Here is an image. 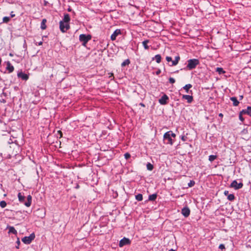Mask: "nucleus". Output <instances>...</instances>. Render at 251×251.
<instances>
[{
    "mask_svg": "<svg viewBox=\"0 0 251 251\" xmlns=\"http://www.w3.org/2000/svg\"><path fill=\"white\" fill-rule=\"evenodd\" d=\"M176 136V134L172 131H169L166 132L163 136L164 143L172 145L174 143L173 138H175Z\"/></svg>",
    "mask_w": 251,
    "mask_h": 251,
    "instance_id": "nucleus-1",
    "label": "nucleus"
},
{
    "mask_svg": "<svg viewBox=\"0 0 251 251\" xmlns=\"http://www.w3.org/2000/svg\"><path fill=\"white\" fill-rule=\"evenodd\" d=\"M19 200L21 202H23L24 204L27 206L29 207L31 205L32 201V197L30 195H28L27 197V201L25 202V197L21 194L19 193L18 194Z\"/></svg>",
    "mask_w": 251,
    "mask_h": 251,
    "instance_id": "nucleus-2",
    "label": "nucleus"
},
{
    "mask_svg": "<svg viewBox=\"0 0 251 251\" xmlns=\"http://www.w3.org/2000/svg\"><path fill=\"white\" fill-rule=\"evenodd\" d=\"M200 63V61L197 59H191L187 61V68L189 70L195 69Z\"/></svg>",
    "mask_w": 251,
    "mask_h": 251,
    "instance_id": "nucleus-3",
    "label": "nucleus"
},
{
    "mask_svg": "<svg viewBox=\"0 0 251 251\" xmlns=\"http://www.w3.org/2000/svg\"><path fill=\"white\" fill-rule=\"evenodd\" d=\"M92 38V36L90 34H82L79 35V40L82 42V45L85 47L87 43L89 41H90Z\"/></svg>",
    "mask_w": 251,
    "mask_h": 251,
    "instance_id": "nucleus-4",
    "label": "nucleus"
},
{
    "mask_svg": "<svg viewBox=\"0 0 251 251\" xmlns=\"http://www.w3.org/2000/svg\"><path fill=\"white\" fill-rule=\"evenodd\" d=\"M35 234L32 233L29 236H25L22 239V241L25 244H29L34 239Z\"/></svg>",
    "mask_w": 251,
    "mask_h": 251,
    "instance_id": "nucleus-5",
    "label": "nucleus"
},
{
    "mask_svg": "<svg viewBox=\"0 0 251 251\" xmlns=\"http://www.w3.org/2000/svg\"><path fill=\"white\" fill-rule=\"evenodd\" d=\"M59 27L60 30L62 32H65L68 30L70 28V25L69 23H66L64 22H60L59 23Z\"/></svg>",
    "mask_w": 251,
    "mask_h": 251,
    "instance_id": "nucleus-6",
    "label": "nucleus"
},
{
    "mask_svg": "<svg viewBox=\"0 0 251 251\" xmlns=\"http://www.w3.org/2000/svg\"><path fill=\"white\" fill-rule=\"evenodd\" d=\"M230 186L233 188H241L243 187V183L240 180H234Z\"/></svg>",
    "mask_w": 251,
    "mask_h": 251,
    "instance_id": "nucleus-7",
    "label": "nucleus"
},
{
    "mask_svg": "<svg viewBox=\"0 0 251 251\" xmlns=\"http://www.w3.org/2000/svg\"><path fill=\"white\" fill-rule=\"evenodd\" d=\"M130 243L131 241L128 238L124 237L120 240L119 245L120 247H122L125 245H130Z\"/></svg>",
    "mask_w": 251,
    "mask_h": 251,
    "instance_id": "nucleus-8",
    "label": "nucleus"
},
{
    "mask_svg": "<svg viewBox=\"0 0 251 251\" xmlns=\"http://www.w3.org/2000/svg\"><path fill=\"white\" fill-rule=\"evenodd\" d=\"M169 100V97L164 94L159 100V102L160 104L165 105L168 103Z\"/></svg>",
    "mask_w": 251,
    "mask_h": 251,
    "instance_id": "nucleus-9",
    "label": "nucleus"
},
{
    "mask_svg": "<svg viewBox=\"0 0 251 251\" xmlns=\"http://www.w3.org/2000/svg\"><path fill=\"white\" fill-rule=\"evenodd\" d=\"M181 214L185 217H188L190 214V210L187 206L184 207L181 210Z\"/></svg>",
    "mask_w": 251,
    "mask_h": 251,
    "instance_id": "nucleus-10",
    "label": "nucleus"
},
{
    "mask_svg": "<svg viewBox=\"0 0 251 251\" xmlns=\"http://www.w3.org/2000/svg\"><path fill=\"white\" fill-rule=\"evenodd\" d=\"M121 34V30L117 29L114 31L113 34L111 35L110 38L112 41L116 40L117 37Z\"/></svg>",
    "mask_w": 251,
    "mask_h": 251,
    "instance_id": "nucleus-11",
    "label": "nucleus"
},
{
    "mask_svg": "<svg viewBox=\"0 0 251 251\" xmlns=\"http://www.w3.org/2000/svg\"><path fill=\"white\" fill-rule=\"evenodd\" d=\"M6 64V69L8 71V73H11L14 71V68L13 65L11 64L9 61L5 62Z\"/></svg>",
    "mask_w": 251,
    "mask_h": 251,
    "instance_id": "nucleus-12",
    "label": "nucleus"
},
{
    "mask_svg": "<svg viewBox=\"0 0 251 251\" xmlns=\"http://www.w3.org/2000/svg\"><path fill=\"white\" fill-rule=\"evenodd\" d=\"M224 194L227 196V199L230 201H233L235 199V196L233 194H229L228 191H225Z\"/></svg>",
    "mask_w": 251,
    "mask_h": 251,
    "instance_id": "nucleus-13",
    "label": "nucleus"
},
{
    "mask_svg": "<svg viewBox=\"0 0 251 251\" xmlns=\"http://www.w3.org/2000/svg\"><path fill=\"white\" fill-rule=\"evenodd\" d=\"M19 77L21 78L22 79L26 80L28 79V75L22 72L19 73L17 75Z\"/></svg>",
    "mask_w": 251,
    "mask_h": 251,
    "instance_id": "nucleus-14",
    "label": "nucleus"
},
{
    "mask_svg": "<svg viewBox=\"0 0 251 251\" xmlns=\"http://www.w3.org/2000/svg\"><path fill=\"white\" fill-rule=\"evenodd\" d=\"M182 99L187 100L188 103H191L193 100V98L192 96L187 95H183L182 96Z\"/></svg>",
    "mask_w": 251,
    "mask_h": 251,
    "instance_id": "nucleus-15",
    "label": "nucleus"
},
{
    "mask_svg": "<svg viewBox=\"0 0 251 251\" xmlns=\"http://www.w3.org/2000/svg\"><path fill=\"white\" fill-rule=\"evenodd\" d=\"M241 113L246 114L251 117V107L248 106L247 109H243L241 111Z\"/></svg>",
    "mask_w": 251,
    "mask_h": 251,
    "instance_id": "nucleus-16",
    "label": "nucleus"
},
{
    "mask_svg": "<svg viewBox=\"0 0 251 251\" xmlns=\"http://www.w3.org/2000/svg\"><path fill=\"white\" fill-rule=\"evenodd\" d=\"M157 193H154V194H153L151 195H150L149 196L148 201H155L156 200V199H157Z\"/></svg>",
    "mask_w": 251,
    "mask_h": 251,
    "instance_id": "nucleus-17",
    "label": "nucleus"
},
{
    "mask_svg": "<svg viewBox=\"0 0 251 251\" xmlns=\"http://www.w3.org/2000/svg\"><path fill=\"white\" fill-rule=\"evenodd\" d=\"M180 60V57L179 55L176 56L175 57V60L172 61V64L170 65L171 66H176V65L179 61Z\"/></svg>",
    "mask_w": 251,
    "mask_h": 251,
    "instance_id": "nucleus-18",
    "label": "nucleus"
},
{
    "mask_svg": "<svg viewBox=\"0 0 251 251\" xmlns=\"http://www.w3.org/2000/svg\"><path fill=\"white\" fill-rule=\"evenodd\" d=\"M70 21V16L68 14H65L64 16V18L63 21H60V22H64L66 23H69Z\"/></svg>",
    "mask_w": 251,
    "mask_h": 251,
    "instance_id": "nucleus-19",
    "label": "nucleus"
},
{
    "mask_svg": "<svg viewBox=\"0 0 251 251\" xmlns=\"http://www.w3.org/2000/svg\"><path fill=\"white\" fill-rule=\"evenodd\" d=\"M230 99L233 102V105L234 106H237L238 105L239 102L236 97H231Z\"/></svg>",
    "mask_w": 251,
    "mask_h": 251,
    "instance_id": "nucleus-20",
    "label": "nucleus"
},
{
    "mask_svg": "<svg viewBox=\"0 0 251 251\" xmlns=\"http://www.w3.org/2000/svg\"><path fill=\"white\" fill-rule=\"evenodd\" d=\"M152 60H155L157 63H159L161 61V56L160 54H157L152 58Z\"/></svg>",
    "mask_w": 251,
    "mask_h": 251,
    "instance_id": "nucleus-21",
    "label": "nucleus"
},
{
    "mask_svg": "<svg viewBox=\"0 0 251 251\" xmlns=\"http://www.w3.org/2000/svg\"><path fill=\"white\" fill-rule=\"evenodd\" d=\"M7 228L9 229V233H11L15 235L17 234V230L13 226H9L7 227Z\"/></svg>",
    "mask_w": 251,
    "mask_h": 251,
    "instance_id": "nucleus-22",
    "label": "nucleus"
},
{
    "mask_svg": "<svg viewBox=\"0 0 251 251\" xmlns=\"http://www.w3.org/2000/svg\"><path fill=\"white\" fill-rule=\"evenodd\" d=\"M47 22L46 19H44L42 20L41 24V28L42 29H45L46 28V23Z\"/></svg>",
    "mask_w": 251,
    "mask_h": 251,
    "instance_id": "nucleus-23",
    "label": "nucleus"
},
{
    "mask_svg": "<svg viewBox=\"0 0 251 251\" xmlns=\"http://www.w3.org/2000/svg\"><path fill=\"white\" fill-rule=\"evenodd\" d=\"M216 71L218 72L219 75L224 74L225 73V71H224L222 68L217 67L216 69Z\"/></svg>",
    "mask_w": 251,
    "mask_h": 251,
    "instance_id": "nucleus-24",
    "label": "nucleus"
},
{
    "mask_svg": "<svg viewBox=\"0 0 251 251\" xmlns=\"http://www.w3.org/2000/svg\"><path fill=\"white\" fill-rule=\"evenodd\" d=\"M149 42V40H146L142 42V44L146 50H148L149 49V47L148 46V43Z\"/></svg>",
    "mask_w": 251,
    "mask_h": 251,
    "instance_id": "nucleus-25",
    "label": "nucleus"
},
{
    "mask_svg": "<svg viewBox=\"0 0 251 251\" xmlns=\"http://www.w3.org/2000/svg\"><path fill=\"white\" fill-rule=\"evenodd\" d=\"M192 87V85L190 84L185 85L183 88L185 90L186 92L188 93L189 89Z\"/></svg>",
    "mask_w": 251,
    "mask_h": 251,
    "instance_id": "nucleus-26",
    "label": "nucleus"
},
{
    "mask_svg": "<svg viewBox=\"0 0 251 251\" xmlns=\"http://www.w3.org/2000/svg\"><path fill=\"white\" fill-rule=\"evenodd\" d=\"M217 158V156L216 155H210L209 156L208 160L209 161L212 162L215 159H216Z\"/></svg>",
    "mask_w": 251,
    "mask_h": 251,
    "instance_id": "nucleus-27",
    "label": "nucleus"
},
{
    "mask_svg": "<svg viewBox=\"0 0 251 251\" xmlns=\"http://www.w3.org/2000/svg\"><path fill=\"white\" fill-rule=\"evenodd\" d=\"M135 199L138 201H141L143 200V196L141 194H138L135 196Z\"/></svg>",
    "mask_w": 251,
    "mask_h": 251,
    "instance_id": "nucleus-28",
    "label": "nucleus"
},
{
    "mask_svg": "<svg viewBox=\"0 0 251 251\" xmlns=\"http://www.w3.org/2000/svg\"><path fill=\"white\" fill-rule=\"evenodd\" d=\"M130 63V61L129 59H126L121 64V66L122 67L126 66V65H128Z\"/></svg>",
    "mask_w": 251,
    "mask_h": 251,
    "instance_id": "nucleus-29",
    "label": "nucleus"
},
{
    "mask_svg": "<svg viewBox=\"0 0 251 251\" xmlns=\"http://www.w3.org/2000/svg\"><path fill=\"white\" fill-rule=\"evenodd\" d=\"M147 168L148 170L151 171L153 170V165L151 163H148L147 164Z\"/></svg>",
    "mask_w": 251,
    "mask_h": 251,
    "instance_id": "nucleus-30",
    "label": "nucleus"
},
{
    "mask_svg": "<svg viewBox=\"0 0 251 251\" xmlns=\"http://www.w3.org/2000/svg\"><path fill=\"white\" fill-rule=\"evenodd\" d=\"M7 205V203L5 201H2L0 202V206L1 207V208H4Z\"/></svg>",
    "mask_w": 251,
    "mask_h": 251,
    "instance_id": "nucleus-31",
    "label": "nucleus"
},
{
    "mask_svg": "<svg viewBox=\"0 0 251 251\" xmlns=\"http://www.w3.org/2000/svg\"><path fill=\"white\" fill-rule=\"evenodd\" d=\"M219 249H220L222 251H225L226 248L224 244H221L219 246Z\"/></svg>",
    "mask_w": 251,
    "mask_h": 251,
    "instance_id": "nucleus-32",
    "label": "nucleus"
},
{
    "mask_svg": "<svg viewBox=\"0 0 251 251\" xmlns=\"http://www.w3.org/2000/svg\"><path fill=\"white\" fill-rule=\"evenodd\" d=\"M195 182L194 180H190V181L188 183V186L189 187H192L194 186Z\"/></svg>",
    "mask_w": 251,
    "mask_h": 251,
    "instance_id": "nucleus-33",
    "label": "nucleus"
},
{
    "mask_svg": "<svg viewBox=\"0 0 251 251\" xmlns=\"http://www.w3.org/2000/svg\"><path fill=\"white\" fill-rule=\"evenodd\" d=\"M10 18L9 17H4L3 18V23H8L10 21Z\"/></svg>",
    "mask_w": 251,
    "mask_h": 251,
    "instance_id": "nucleus-34",
    "label": "nucleus"
},
{
    "mask_svg": "<svg viewBox=\"0 0 251 251\" xmlns=\"http://www.w3.org/2000/svg\"><path fill=\"white\" fill-rule=\"evenodd\" d=\"M17 246H16V249H19V246L20 245V241L19 238H17V240L16 241Z\"/></svg>",
    "mask_w": 251,
    "mask_h": 251,
    "instance_id": "nucleus-35",
    "label": "nucleus"
},
{
    "mask_svg": "<svg viewBox=\"0 0 251 251\" xmlns=\"http://www.w3.org/2000/svg\"><path fill=\"white\" fill-rule=\"evenodd\" d=\"M243 113H241V112L240 113V114H239V119L242 122H243L244 121V118L242 117V115L243 114Z\"/></svg>",
    "mask_w": 251,
    "mask_h": 251,
    "instance_id": "nucleus-36",
    "label": "nucleus"
},
{
    "mask_svg": "<svg viewBox=\"0 0 251 251\" xmlns=\"http://www.w3.org/2000/svg\"><path fill=\"white\" fill-rule=\"evenodd\" d=\"M169 82L172 83V84H173L175 82V79L173 78V77H170L169 78Z\"/></svg>",
    "mask_w": 251,
    "mask_h": 251,
    "instance_id": "nucleus-37",
    "label": "nucleus"
},
{
    "mask_svg": "<svg viewBox=\"0 0 251 251\" xmlns=\"http://www.w3.org/2000/svg\"><path fill=\"white\" fill-rule=\"evenodd\" d=\"M124 156H125V158L126 159H128L130 157V155L128 153H125Z\"/></svg>",
    "mask_w": 251,
    "mask_h": 251,
    "instance_id": "nucleus-38",
    "label": "nucleus"
},
{
    "mask_svg": "<svg viewBox=\"0 0 251 251\" xmlns=\"http://www.w3.org/2000/svg\"><path fill=\"white\" fill-rule=\"evenodd\" d=\"M166 60L168 61V62H170L172 61V57H170V56H167L166 57Z\"/></svg>",
    "mask_w": 251,
    "mask_h": 251,
    "instance_id": "nucleus-39",
    "label": "nucleus"
},
{
    "mask_svg": "<svg viewBox=\"0 0 251 251\" xmlns=\"http://www.w3.org/2000/svg\"><path fill=\"white\" fill-rule=\"evenodd\" d=\"M181 139L183 141H186L187 140V137L185 136H181Z\"/></svg>",
    "mask_w": 251,
    "mask_h": 251,
    "instance_id": "nucleus-40",
    "label": "nucleus"
},
{
    "mask_svg": "<svg viewBox=\"0 0 251 251\" xmlns=\"http://www.w3.org/2000/svg\"><path fill=\"white\" fill-rule=\"evenodd\" d=\"M10 15H11V17L13 18L14 17H15V15L14 14H13V12L12 11L10 13Z\"/></svg>",
    "mask_w": 251,
    "mask_h": 251,
    "instance_id": "nucleus-41",
    "label": "nucleus"
},
{
    "mask_svg": "<svg viewBox=\"0 0 251 251\" xmlns=\"http://www.w3.org/2000/svg\"><path fill=\"white\" fill-rule=\"evenodd\" d=\"M42 44H43L42 41H40V42H38V43H36V45H38V46H40V45H42Z\"/></svg>",
    "mask_w": 251,
    "mask_h": 251,
    "instance_id": "nucleus-42",
    "label": "nucleus"
},
{
    "mask_svg": "<svg viewBox=\"0 0 251 251\" xmlns=\"http://www.w3.org/2000/svg\"><path fill=\"white\" fill-rule=\"evenodd\" d=\"M219 116L220 117H222L223 116V114H222V113H220V114H219Z\"/></svg>",
    "mask_w": 251,
    "mask_h": 251,
    "instance_id": "nucleus-43",
    "label": "nucleus"
},
{
    "mask_svg": "<svg viewBox=\"0 0 251 251\" xmlns=\"http://www.w3.org/2000/svg\"><path fill=\"white\" fill-rule=\"evenodd\" d=\"M58 132L60 134V136H62V132L60 131H58Z\"/></svg>",
    "mask_w": 251,
    "mask_h": 251,
    "instance_id": "nucleus-44",
    "label": "nucleus"
},
{
    "mask_svg": "<svg viewBox=\"0 0 251 251\" xmlns=\"http://www.w3.org/2000/svg\"><path fill=\"white\" fill-rule=\"evenodd\" d=\"M9 55H10V56H13V54H12V53H9Z\"/></svg>",
    "mask_w": 251,
    "mask_h": 251,
    "instance_id": "nucleus-45",
    "label": "nucleus"
},
{
    "mask_svg": "<svg viewBox=\"0 0 251 251\" xmlns=\"http://www.w3.org/2000/svg\"><path fill=\"white\" fill-rule=\"evenodd\" d=\"M160 73V71H157V72H156V74H157V75H158V74H159V73Z\"/></svg>",
    "mask_w": 251,
    "mask_h": 251,
    "instance_id": "nucleus-46",
    "label": "nucleus"
},
{
    "mask_svg": "<svg viewBox=\"0 0 251 251\" xmlns=\"http://www.w3.org/2000/svg\"><path fill=\"white\" fill-rule=\"evenodd\" d=\"M169 251H175V250L172 249H171L169 250Z\"/></svg>",
    "mask_w": 251,
    "mask_h": 251,
    "instance_id": "nucleus-47",
    "label": "nucleus"
},
{
    "mask_svg": "<svg viewBox=\"0 0 251 251\" xmlns=\"http://www.w3.org/2000/svg\"><path fill=\"white\" fill-rule=\"evenodd\" d=\"M1 58H0V65L1 64Z\"/></svg>",
    "mask_w": 251,
    "mask_h": 251,
    "instance_id": "nucleus-48",
    "label": "nucleus"
},
{
    "mask_svg": "<svg viewBox=\"0 0 251 251\" xmlns=\"http://www.w3.org/2000/svg\"><path fill=\"white\" fill-rule=\"evenodd\" d=\"M141 105L142 106H144V105L143 104H142V103H141Z\"/></svg>",
    "mask_w": 251,
    "mask_h": 251,
    "instance_id": "nucleus-49",
    "label": "nucleus"
}]
</instances>
